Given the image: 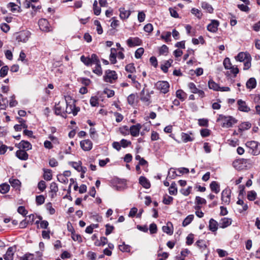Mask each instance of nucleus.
Returning <instances> with one entry per match:
<instances>
[{"mask_svg":"<svg viewBox=\"0 0 260 260\" xmlns=\"http://www.w3.org/2000/svg\"><path fill=\"white\" fill-rule=\"evenodd\" d=\"M216 122L218 125L222 127L229 128L236 124L237 120L232 116L220 114L217 118Z\"/></svg>","mask_w":260,"mask_h":260,"instance_id":"nucleus-1","label":"nucleus"},{"mask_svg":"<svg viewBox=\"0 0 260 260\" xmlns=\"http://www.w3.org/2000/svg\"><path fill=\"white\" fill-rule=\"evenodd\" d=\"M233 166L238 170H242L252 166V162L250 159L241 158L234 160Z\"/></svg>","mask_w":260,"mask_h":260,"instance_id":"nucleus-2","label":"nucleus"},{"mask_svg":"<svg viewBox=\"0 0 260 260\" xmlns=\"http://www.w3.org/2000/svg\"><path fill=\"white\" fill-rule=\"evenodd\" d=\"M103 78L105 82L113 83L117 80L118 77L115 71L108 70L106 71Z\"/></svg>","mask_w":260,"mask_h":260,"instance_id":"nucleus-3","label":"nucleus"},{"mask_svg":"<svg viewBox=\"0 0 260 260\" xmlns=\"http://www.w3.org/2000/svg\"><path fill=\"white\" fill-rule=\"evenodd\" d=\"M246 146L251 150V153L254 155H257L260 153V144L254 141L247 142Z\"/></svg>","mask_w":260,"mask_h":260,"instance_id":"nucleus-4","label":"nucleus"},{"mask_svg":"<svg viewBox=\"0 0 260 260\" xmlns=\"http://www.w3.org/2000/svg\"><path fill=\"white\" fill-rule=\"evenodd\" d=\"M81 61L87 66H91L94 62H98V57L95 54H92L91 57H85L84 55L81 56Z\"/></svg>","mask_w":260,"mask_h":260,"instance_id":"nucleus-5","label":"nucleus"},{"mask_svg":"<svg viewBox=\"0 0 260 260\" xmlns=\"http://www.w3.org/2000/svg\"><path fill=\"white\" fill-rule=\"evenodd\" d=\"M157 89L159 90L161 93H166L169 90L170 84L165 81H158L155 84Z\"/></svg>","mask_w":260,"mask_h":260,"instance_id":"nucleus-6","label":"nucleus"},{"mask_svg":"<svg viewBox=\"0 0 260 260\" xmlns=\"http://www.w3.org/2000/svg\"><path fill=\"white\" fill-rule=\"evenodd\" d=\"M65 106L66 102L60 101L55 106V113L56 115H61L62 117L65 116Z\"/></svg>","mask_w":260,"mask_h":260,"instance_id":"nucleus-7","label":"nucleus"},{"mask_svg":"<svg viewBox=\"0 0 260 260\" xmlns=\"http://www.w3.org/2000/svg\"><path fill=\"white\" fill-rule=\"evenodd\" d=\"M30 36V32L27 30H23L19 32L16 37V40L18 42H26Z\"/></svg>","mask_w":260,"mask_h":260,"instance_id":"nucleus-8","label":"nucleus"},{"mask_svg":"<svg viewBox=\"0 0 260 260\" xmlns=\"http://www.w3.org/2000/svg\"><path fill=\"white\" fill-rule=\"evenodd\" d=\"M79 111V109L76 107L74 104H70L66 103L65 116L67 113L72 114L74 116H75L77 114Z\"/></svg>","mask_w":260,"mask_h":260,"instance_id":"nucleus-9","label":"nucleus"},{"mask_svg":"<svg viewBox=\"0 0 260 260\" xmlns=\"http://www.w3.org/2000/svg\"><path fill=\"white\" fill-rule=\"evenodd\" d=\"M126 44L129 47H134L142 44V41L138 37H130L126 40Z\"/></svg>","mask_w":260,"mask_h":260,"instance_id":"nucleus-10","label":"nucleus"},{"mask_svg":"<svg viewBox=\"0 0 260 260\" xmlns=\"http://www.w3.org/2000/svg\"><path fill=\"white\" fill-rule=\"evenodd\" d=\"M231 190L230 189L226 188L221 192V200L222 202L226 205L230 204L231 202Z\"/></svg>","mask_w":260,"mask_h":260,"instance_id":"nucleus-11","label":"nucleus"},{"mask_svg":"<svg viewBox=\"0 0 260 260\" xmlns=\"http://www.w3.org/2000/svg\"><path fill=\"white\" fill-rule=\"evenodd\" d=\"M218 227H219V223H218L216 220L213 218H211L209 220L208 228L214 235H215L216 234Z\"/></svg>","mask_w":260,"mask_h":260,"instance_id":"nucleus-12","label":"nucleus"},{"mask_svg":"<svg viewBox=\"0 0 260 260\" xmlns=\"http://www.w3.org/2000/svg\"><path fill=\"white\" fill-rule=\"evenodd\" d=\"M219 25V22L217 20H212L211 22L207 25V30L211 32L215 33L218 30Z\"/></svg>","mask_w":260,"mask_h":260,"instance_id":"nucleus-13","label":"nucleus"},{"mask_svg":"<svg viewBox=\"0 0 260 260\" xmlns=\"http://www.w3.org/2000/svg\"><path fill=\"white\" fill-rule=\"evenodd\" d=\"M39 25L41 30L44 31L50 30V25L46 19H41L39 21Z\"/></svg>","mask_w":260,"mask_h":260,"instance_id":"nucleus-14","label":"nucleus"},{"mask_svg":"<svg viewBox=\"0 0 260 260\" xmlns=\"http://www.w3.org/2000/svg\"><path fill=\"white\" fill-rule=\"evenodd\" d=\"M237 105L238 109L240 111L248 112L250 111V108L247 105L246 102L242 100L237 101Z\"/></svg>","mask_w":260,"mask_h":260,"instance_id":"nucleus-15","label":"nucleus"},{"mask_svg":"<svg viewBox=\"0 0 260 260\" xmlns=\"http://www.w3.org/2000/svg\"><path fill=\"white\" fill-rule=\"evenodd\" d=\"M153 93V91H151L150 93L148 92L146 95L145 94V90L143 89L141 93H140V99L141 100L147 103V104H149L151 103L150 99L151 96L150 94Z\"/></svg>","mask_w":260,"mask_h":260,"instance_id":"nucleus-16","label":"nucleus"},{"mask_svg":"<svg viewBox=\"0 0 260 260\" xmlns=\"http://www.w3.org/2000/svg\"><path fill=\"white\" fill-rule=\"evenodd\" d=\"M233 222L232 218L224 217L222 218L219 221V228L225 229L230 226Z\"/></svg>","mask_w":260,"mask_h":260,"instance_id":"nucleus-17","label":"nucleus"},{"mask_svg":"<svg viewBox=\"0 0 260 260\" xmlns=\"http://www.w3.org/2000/svg\"><path fill=\"white\" fill-rule=\"evenodd\" d=\"M251 57L250 55L247 52H241L235 56V59L240 62L245 61Z\"/></svg>","mask_w":260,"mask_h":260,"instance_id":"nucleus-18","label":"nucleus"},{"mask_svg":"<svg viewBox=\"0 0 260 260\" xmlns=\"http://www.w3.org/2000/svg\"><path fill=\"white\" fill-rule=\"evenodd\" d=\"M119 17L122 20L127 19L131 15V12L129 10H126L124 8H120L119 9Z\"/></svg>","mask_w":260,"mask_h":260,"instance_id":"nucleus-19","label":"nucleus"},{"mask_svg":"<svg viewBox=\"0 0 260 260\" xmlns=\"http://www.w3.org/2000/svg\"><path fill=\"white\" fill-rule=\"evenodd\" d=\"M80 145L82 148L85 151L90 150L92 147V143L88 140L81 141Z\"/></svg>","mask_w":260,"mask_h":260,"instance_id":"nucleus-20","label":"nucleus"},{"mask_svg":"<svg viewBox=\"0 0 260 260\" xmlns=\"http://www.w3.org/2000/svg\"><path fill=\"white\" fill-rule=\"evenodd\" d=\"M16 156L21 160H26L28 159V155L25 150L20 149L16 151Z\"/></svg>","mask_w":260,"mask_h":260,"instance_id":"nucleus-21","label":"nucleus"},{"mask_svg":"<svg viewBox=\"0 0 260 260\" xmlns=\"http://www.w3.org/2000/svg\"><path fill=\"white\" fill-rule=\"evenodd\" d=\"M162 229L164 232L169 235H172L173 234V227L171 222H168L167 223L166 225L163 226Z\"/></svg>","mask_w":260,"mask_h":260,"instance_id":"nucleus-22","label":"nucleus"},{"mask_svg":"<svg viewBox=\"0 0 260 260\" xmlns=\"http://www.w3.org/2000/svg\"><path fill=\"white\" fill-rule=\"evenodd\" d=\"M117 50L115 48H112L110 50L109 59L112 64H115L117 62Z\"/></svg>","mask_w":260,"mask_h":260,"instance_id":"nucleus-23","label":"nucleus"},{"mask_svg":"<svg viewBox=\"0 0 260 260\" xmlns=\"http://www.w3.org/2000/svg\"><path fill=\"white\" fill-rule=\"evenodd\" d=\"M93 64H94L95 66L93 69V72L98 76H101L103 74V71L100 64V60L98 59V62H94Z\"/></svg>","mask_w":260,"mask_h":260,"instance_id":"nucleus-24","label":"nucleus"},{"mask_svg":"<svg viewBox=\"0 0 260 260\" xmlns=\"http://www.w3.org/2000/svg\"><path fill=\"white\" fill-rule=\"evenodd\" d=\"M14 248L13 247H9L4 256V259L6 260H13L14 253Z\"/></svg>","mask_w":260,"mask_h":260,"instance_id":"nucleus-25","label":"nucleus"},{"mask_svg":"<svg viewBox=\"0 0 260 260\" xmlns=\"http://www.w3.org/2000/svg\"><path fill=\"white\" fill-rule=\"evenodd\" d=\"M50 192L51 193L50 196L52 198H53L54 197V196H56V192L58 190V188L56 183L55 182H52L50 185Z\"/></svg>","mask_w":260,"mask_h":260,"instance_id":"nucleus-26","label":"nucleus"},{"mask_svg":"<svg viewBox=\"0 0 260 260\" xmlns=\"http://www.w3.org/2000/svg\"><path fill=\"white\" fill-rule=\"evenodd\" d=\"M246 86L247 88L252 89L255 88L256 86V81L254 78H250L246 82Z\"/></svg>","mask_w":260,"mask_h":260,"instance_id":"nucleus-27","label":"nucleus"},{"mask_svg":"<svg viewBox=\"0 0 260 260\" xmlns=\"http://www.w3.org/2000/svg\"><path fill=\"white\" fill-rule=\"evenodd\" d=\"M210 188L212 191L218 193L220 191V185L216 181H212L210 184Z\"/></svg>","mask_w":260,"mask_h":260,"instance_id":"nucleus-28","label":"nucleus"},{"mask_svg":"<svg viewBox=\"0 0 260 260\" xmlns=\"http://www.w3.org/2000/svg\"><path fill=\"white\" fill-rule=\"evenodd\" d=\"M237 204L241 206V208H238L239 212L241 213L248 209V205L245 204L243 200L239 199L237 202Z\"/></svg>","mask_w":260,"mask_h":260,"instance_id":"nucleus-29","label":"nucleus"},{"mask_svg":"<svg viewBox=\"0 0 260 260\" xmlns=\"http://www.w3.org/2000/svg\"><path fill=\"white\" fill-rule=\"evenodd\" d=\"M7 7L10 8V10L12 12H19L21 10L20 7L14 3H9Z\"/></svg>","mask_w":260,"mask_h":260,"instance_id":"nucleus-30","label":"nucleus"},{"mask_svg":"<svg viewBox=\"0 0 260 260\" xmlns=\"http://www.w3.org/2000/svg\"><path fill=\"white\" fill-rule=\"evenodd\" d=\"M139 183L145 188H149L150 187V183L145 177L141 176L139 178Z\"/></svg>","mask_w":260,"mask_h":260,"instance_id":"nucleus-31","label":"nucleus"},{"mask_svg":"<svg viewBox=\"0 0 260 260\" xmlns=\"http://www.w3.org/2000/svg\"><path fill=\"white\" fill-rule=\"evenodd\" d=\"M201 7L204 10L209 13H212L213 12V8L212 6L207 2H204L201 4Z\"/></svg>","mask_w":260,"mask_h":260,"instance_id":"nucleus-32","label":"nucleus"},{"mask_svg":"<svg viewBox=\"0 0 260 260\" xmlns=\"http://www.w3.org/2000/svg\"><path fill=\"white\" fill-rule=\"evenodd\" d=\"M43 178L47 181H50L52 178V171L49 169H44L43 170Z\"/></svg>","mask_w":260,"mask_h":260,"instance_id":"nucleus-33","label":"nucleus"},{"mask_svg":"<svg viewBox=\"0 0 260 260\" xmlns=\"http://www.w3.org/2000/svg\"><path fill=\"white\" fill-rule=\"evenodd\" d=\"M19 147L28 150L31 149V145L27 141H21L19 144Z\"/></svg>","mask_w":260,"mask_h":260,"instance_id":"nucleus-34","label":"nucleus"},{"mask_svg":"<svg viewBox=\"0 0 260 260\" xmlns=\"http://www.w3.org/2000/svg\"><path fill=\"white\" fill-rule=\"evenodd\" d=\"M108 243V239L105 237H101L99 240L94 242V245L96 246H103Z\"/></svg>","mask_w":260,"mask_h":260,"instance_id":"nucleus-35","label":"nucleus"},{"mask_svg":"<svg viewBox=\"0 0 260 260\" xmlns=\"http://www.w3.org/2000/svg\"><path fill=\"white\" fill-rule=\"evenodd\" d=\"M9 183L12 187L16 189L19 188L21 185V182L18 179H14L13 178H11L9 179Z\"/></svg>","mask_w":260,"mask_h":260,"instance_id":"nucleus-36","label":"nucleus"},{"mask_svg":"<svg viewBox=\"0 0 260 260\" xmlns=\"http://www.w3.org/2000/svg\"><path fill=\"white\" fill-rule=\"evenodd\" d=\"M194 215L193 214H190L188 215L183 221L182 222V226L183 227H185L188 224H189L193 220Z\"/></svg>","mask_w":260,"mask_h":260,"instance_id":"nucleus-37","label":"nucleus"},{"mask_svg":"<svg viewBox=\"0 0 260 260\" xmlns=\"http://www.w3.org/2000/svg\"><path fill=\"white\" fill-rule=\"evenodd\" d=\"M176 94L177 98L180 99L181 101H184L187 96L186 93L181 89L177 90Z\"/></svg>","mask_w":260,"mask_h":260,"instance_id":"nucleus-38","label":"nucleus"},{"mask_svg":"<svg viewBox=\"0 0 260 260\" xmlns=\"http://www.w3.org/2000/svg\"><path fill=\"white\" fill-rule=\"evenodd\" d=\"M208 87L210 89H213L215 91H218V89H219V85L213 80H210L208 81Z\"/></svg>","mask_w":260,"mask_h":260,"instance_id":"nucleus-39","label":"nucleus"},{"mask_svg":"<svg viewBox=\"0 0 260 260\" xmlns=\"http://www.w3.org/2000/svg\"><path fill=\"white\" fill-rule=\"evenodd\" d=\"M169 193L171 195H176L178 192L176 184L175 182L171 183L170 187L169 188Z\"/></svg>","mask_w":260,"mask_h":260,"instance_id":"nucleus-40","label":"nucleus"},{"mask_svg":"<svg viewBox=\"0 0 260 260\" xmlns=\"http://www.w3.org/2000/svg\"><path fill=\"white\" fill-rule=\"evenodd\" d=\"M10 185L7 183H3L0 185V192L3 194L7 193L10 190Z\"/></svg>","mask_w":260,"mask_h":260,"instance_id":"nucleus-41","label":"nucleus"},{"mask_svg":"<svg viewBox=\"0 0 260 260\" xmlns=\"http://www.w3.org/2000/svg\"><path fill=\"white\" fill-rule=\"evenodd\" d=\"M251 124L249 122H243L240 124L239 130H247L251 128Z\"/></svg>","mask_w":260,"mask_h":260,"instance_id":"nucleus-42","label":"nucleus"},{"mask_svg":"<svg viewBox=\"0 0 260 260\" xmlns=\"http://www.w3.org/2000/svg\"><path fill=\"white\" fill-rule=\"evenodd\" d=\"M119 249L123 252H129L131 251V246L128 245H126L124 243L119 245Z\"/></svg>","mask_w":260,"mask_h":260,"instance_id":"nucleus-43","label":"nucleus"},{"mask_svg":"<svg viewBox=\"0 0 260 260\" xmlns=\"http://www.w3.org/2000/svg\"><path fill=\"white\" fill-rule=\"evenodd\" d=\"M7 99H4L3 95L0 94V109H5L7 106Z\"/></svg>","mask_w":260,"mask_h":260,"instance_id":"nucleus-44","label":"nucleus"},{"mask_svg":"<svg viewBox=\"0 0 260 260\" xmlns=\"http://www.w3.org/2000/svg\"><path fill=\"white\" fill-rule=\"evenodd\" d=\"M257 197L256 192L254 190H250L247 192V197L249 201H254Z\"/></svg>","mask_w":260,"mask_h":260,"instance_id":"nucleus-45","label":"nucleus"},{"mask_svg":"<svg viewBox=\"0 0 260 260\" xmlns=\"http://www.w3.org/2000/svg\"><path fill=\"white\" fill-rule=\"evenodd\" d=\"M19 124H16L14 126V128L15 130H21L22 129H24V130H26L27 128V125L25 123L24 121H22V120L20 121Z\"/></svg>","mask_w":260,"mask_h":260,"instance_id":"nucleus-46","label":"nucleus"},{"mask_svg":"<svg viewBox=\"0 0 260 260\" xmlns=\"http://www.w3.org/2000/svg\"><path fill=\"white\" fill-rule=\"evenodd\" d=\"M125 71L131 74L136 72V68L134 63H129L125 67Z\"/></svg>","mask_w":260,"mask_h":260,"instance_id":"nucleus-47","label":"nucleus"},{"mask_svg":"<svg viewBox=\"0 0 260 260\" xmlns=\"http://www.w3.org/2000/svg\"><path fill=\"white\" fill-rule=\"evenodd\" d=\"M172 60L166 61L164 64L161 67V70L167 73L168 71V68L171 67Z\"/></svg>","mask_w":260,"mask_h":260,"instance_id":"nucleus-48","label":"nucleus"},{"mask_svg":"<svg viewBox=\"0 0 260 260\" xmlns=\"http://www.w3.org/2000/svg\"><path fill=\"white\" fill-rule=\"evenodd\" d=\"M144 52V49L142 47L139 48L137 49L135 53V57L137 59H139L141 58L142 55Z\"/></svg>","mask_w":260,"mask_h":260,"instance_id":"nucleus-49","label":"nucleus"},{"mask_svg":"<svg viewBox=\"0 0 260 260\" xmlns=\"http://www.w3.org/2000/svg\"><path fill=\"white\" fill-rule=\"evenodd\" d=\"M209 124V120L207 118H202L198 119V124L203 127H208Z\"/></svg>","mask_w":260,"mask_h":260,"instance_id":"nucleus-50","label":"nucleus"},{"mask_svg":"<svg viewBox=\"0 0 260 260\" xmlns=\"http://www.w3.org/2000/svg\"><path fill=\"white\" fill-rule=\"evenodd\" d=\"M45 198L43 195L37 196L36 197V202L37 205H41L44 203Z\"/></svg>","mask_w":260,"mask_h":260,"instance_id":"nucleus-51","label":"nucleus"},{"mask_svg":"<svg viewBox=\"0 0 260 260\" xmlns=\"http://www.w3.org/2000/svg\"><path fill=\"white\" fill-rule=\"evenodd\" d=\"M71 237L74 241H77L78 243L82 242V238L79 234H76L75 232L71 234Z\"/></svg>","mask_w":260,"mask_h":260,"instance_id":"nucleus-52","label":"nucleus"},{"mask_svg":"<svg viewBox=\"0 0 260 260\" xmlns=\"http://www.w3.org/2000/svg\"><path fill=\"white\" fill-rule=\"evenodd\" d=\"M9 71V67L7 66H3L0 70V77H5Z\"/></svg>","mask_w":260,"mask_h":260,"instance_id":"nucleus-53","label":"nucleus"},{"mask_svg":"<svg viewBox=\"0 0 260 260\" xmlns=\"http://www.w3.org/2000/svg\"><path fill=\"white\" fill-rule=\"evenodd\" d=\"M70 165L78 171H81L82 169L81 167V162L80 161L70 162Z\"/></svg>","mask_w":260,"mask_h":260,"instance_id":"nucleus-54","label":"nucleus"},{"mask_svg":"<svg viewBox=\"0 0 260 260\" xmlns=\"http://www.w3.org/2000/svg\"><path fill=\"white\" fill-rule=\"evenodd\" d=\"M223 64L226 70L231 68L233 66L229 58L226 57L223 61Z\"/></svg>","mask_w":260,"mask_h":260,"instance_id":"nucleus-55","label":"nucleus"},{"mask_svg":"<svg viewBox=\"0 0 260 260\" xmlns=\"http://www.w3.org/2000/svg\"><path fill=\"white\" fill-rule=\"evenodd\" d=\"M46 208L47 211L51 215L54 214L55 213V209L52 207L51 203H48L46 204Z\"/></svg>","mask_w":260,"mask_h":260,"instance_id":"nucleus-56","label":"nucleus"},{"mask_svg":"<svg viewBox=\"0 0 260 260\" xmlns=\"http://www.w3.org/2000/svg\"><path fill=\"white\" fill-rule=\"evenodd\" d=\"M97 228H98V224H92L86 227L85 232L88 234H91L93 232V229Z\"/></svg>","mask_w":260,"mask_h":260,"instance_id":"nucleus-57","label":"nucleus"},{"mask_svg":"<svg viewBox=\"0 0 260 260\" xmlns=\"http://www.w3.org/2000/svg\"><path fill=\"white\" fill-rule=\"evenodd\" d=\"M94 25L96 26V29L98 34L101 35L103 33V29L99 21L95 20Z\"/></svg>","mask_w":260,"mask_h":260,"instance_id":"nucleus-58","label":"nucleus"},{"mask_svg":"<svg viewBox=\"0 0 260 260\" xmlns=\"http://www.w3.org/2000/svg\"><path fill=\"white\" fill-rule=\"evenodd\" d=\"M190 72L191 75H192V74H193L192 73H193L197 76H199L203 75L204 70H203V69L202 68H198L195 70H190Z\"/></svg>","mask_w":260,"mask_h":260,"instance_id":"nucleus-59","label":"nucleus"},{"mask_svg":"<svg viewBox=\"0 0 260 260\" xmlns=\"http://www.w3.org/2000/svg\"><path fill=\"white\" fill-rule=\"evenodd\" d=\"M192 187L188 186L187 188H182L180 190V192L185 196H188L191 192Z\"/></svg>","mask_w":260,"mask_h":260,"instance_id":"nucleus-60","label":"nucleus"},{"mask_svg":"<svg viewBox=\"0 0 260 260\" xmlns=\"http://www.w3.org/2000/svg\"><path fill=\"white\" fill-rule=\"evenodd\" d=\"M181 136L182 140L184 142H187L192 140V139L189 135L184 133H182Z\"/></svg>","mask_w":260,"mask_h":260,"instance_id":"nucleus-61","label":"nucleus"},{"mask_svg":"<svg viewBox=\"0 0 260 260\" xmlns=\"http://www.w3.org/2000/svg\"><path fill=\"white\" fill-rule=\"evenodd\" d=\"M90 104L92 107L97 106L99 105L98 98L96 96H92L90 99Z\"/></svg>","mask_w":260,"mask_h":260,"instance_id":"nucleus-62","label":"nucleus"},{"mask_svg":"<svg viewBox=\"0 0 260 260\" xmlns=\"http://www.w3.org/2000/svg\"><path fill=\"white\" fill-rule=\"evenodd\" d=\"M169 255V253L166 252L158 253V260H166V259L168 257Z\"/></svg>","mask_w":260,"mask_h":260,"instance_id":"nucleus-63","label":"nucleus"},{"mask_svg":"<svg viewBox=\"0 0 260 260\" xmlns=\"http://www.w3.org/2000/svg\"><path fill=\"white\" fill-rule=\"evenodd\" d=\"M34 259V254L26 253L20 258V260H32Z\"/></svg>","mask_w":260,"mask_h":260,"instance_id":"nucleus-64","label":"nucleus"}]
</instances>
